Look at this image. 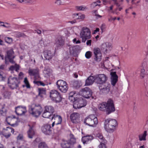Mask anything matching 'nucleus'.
Segmentation results:
<instances>
[{
  "instance_id": "obj_1",
  "label": "nucleus",
  "mask_w": 148,
  "mask_h": 148,
  "mask_svg": "<svg viewBox=\"0 0 148 148\" xmlns=\"http://www.w3.org/2000/svg\"><path fill=\"white\" fill-rule=\"evenodd\" d=\"M98 108L101 111H104L106 110V113L108 114L114 112L115 110L113 101L111 99L108 100L107 103L103 102L99 104Z\"/></svg>"
},
{
  "instance_id": "obj_2",
  "label": "nucleus",
  "mask_w": 148,
  "mask_h": 148,
  "mask_svg": "<svg viewBox=\"0 0 148 148\" xmlns=\"http://www.w3.org/2000/svg\"><path fill=\"white\" fill-rule=\"evenodd\" d=\"M117 125V121L115 119L109 118L105 120L104 127L108 132H112L114 131Z\"/></svg>"
},
{
  "instance_id": "obj_3",
  "label": "nucleus",
  "mask_w": 148,
  "mask_h": 148,
  "mask_svg": "<svg viewBox=\"0 0 148 148\" xmlns=\"http://www.w3.org/2000/svg\"><path fill=\"white\" fill-rule=\"evenodd\" d=\"M42 111L41 106L38 104H33L29 108V113L33 116L37 117L41 114Z\"/></svg>"
},
{
  "instance_id": "obj_4",
  "label": "nucleus",
  "mask_w": 148,
  "mask_h": 148,
  "mask_svg": "<svg viewBox=\"0 0 148 148\" xmlns=\"http://www.w3.org/2000/svg\"><path fill=\"white\" fill-rule=\"evenodd\" d=\"M71 138L67 140H63L61 143V146L63 148H73L75 144L76 139L72 134L70 135Z\"/></svg>"
},
{
  "instance_id": "obj_5",
  "label": "nucleus",
  "mask_w": 148,
  "mask_h": 148,
  "mask_svg": "<svg viewBox=\"0 0 148 148\" xmlns=\"http://www.w3.org/2000/svg\"><path fill=\"white\" fill-rule=\"evenodd\" d=\"M20 82L19 79L16 77L10 76L8 78V83L10 87L12 89L18 88Z\"/></svg>"
},
{
  "instance_id": "obj_6",
  "label": "nucleus",
  "mask_w": 148,
  "mask_h": 148,
  "mask_svg": "<svg viewBox=\"0 0 148 148\" xmlns=\"http://www.w3.org/2000/svg\"><path fill=\"white\" fill-rule=\"evenodd\" d=\"M90 31L89 29L86 27H83L81 29L80 32V35L82 39V42H85L88 39L91 38Z\"/></svg>"
},
{
  "instance_id": "obj_7",
  "label": "nucleus",
  "mask_w": 148,
  "mask_h": 148,
  "mask_svg": "<svg viewBox=\"0 0 148 148\" xmlns=\"http://www.w3.org/2000/svg\"><path fill=\"white\" fill-rule=\"evenodd\" d=\"M49 97L52 101L56 103L61 102L62 99L60 93L55 90H52L50 91Z\"/></svg>"
},
{
  "instance_id": "obj_8",
  "label": "nucleus",
  "mask_w": 148,
  "mask_h": 148,
  "mask_svg": "<svg viewBox=\"0 0 148 148\" xmlns=\"http://www.w3.org/2000/svg\"><path fill=\"white\" fill-rule=\"evenodd\" d=\"M84 122L89 126L94 127L98 123V121L94 115H91L85 119Z\"/></svg>"
},
{
  "instance_id": "obj_9",
  "label": "nucleus",
  "mask_w": 148,
  "mask_h": 148,
  "mask_svg": "<svg viewBox=\"0 0 148 148\" xmlns=\"http://www.w3.org/2000/svg\"><path fill=\"white\" fill-rule=\"evenodd\" d=\"M74 100L73 107L75 109L81 108L86 104V101L82 98H74Z\"/></svg>"
},
{
  "instance_id": "obj_10",
  "label": "nucleus",
  "mask_w": 148,
  "mask_h": 148,
  "mask_svg": "<svg viewBox=\"0 0 148 148\" xmlns=\"http://www.w3.org/2000/svg\"><path fill=\"white\" fill-rule=\"evenodd\" d=\"M57 88L61 92L65 93L68 89V87L66 82L63 80H59L56 83Z\"/></svg>"
},
{
  "instance_id": "obj_11",
  "label": "nucleus",
  "mask_w": 148,
  "mask_h": 148,
  "mask_svg": "<svg viewBox=\"0 0 148 148\" xmlns=\"http://www.w3.org/2000/svg\"><path fill=\"white\" fill-rule=\"evenodd\" d=\"M96 83L101 84L105 83L108 79L106 75L104 74H99L95 75Z\"/></svg>"
},
{
  "instance_id": "obj_12",
  "label": "nucleus",
  "mask_w": 148,
  "mask_h": 148,
  "mask_svg": "<svg viewBox=\"0 0 148 148\" xmlns=\"http://www.w3.org/2000/svg\"><path fill=\"white\" fill-rule=\"evenodd\" d=\"M7 55L5 56V63L7 64L8 60L12 64H14L15 62L13 59L14 58L15 56L14 55V52L13 49H11L7 51Z\"/></svg>"
},
{
  "instance_id": "obj_13",
  "label": "nucleus",
  "mask_w": 148,
  "mask_h": 148,
  "mask_svg": "<svg viewBox=\"0 0 148 148\" xmlns=\"http://www.w3.org/2000/svg\"><path fill=\"white\" fill-rule=\"evenodd\" d=\"M80 92L82 96L86 98H89L92 94L91 90L87 87L81 89Z\"/></svg>"
},
{
  "instance_id": "obj_14",
  "label": "nucleus",
  "mask_w": 148,
  "mask_h": 148,
  "mask_svg": "<svg viewBox=\"0 0 148 148\" xmlns=\"http://www.w3.org/2000/svg\"><path fill=\"white\" fill-rule=\"evenodd\" d=\"M112 48V44L109 42H106L101 45V49L102 52L104 53H107L108 51H110Z\"/></svg>"
},
{
  "instance_id": "obj_15",
  "label": "nucleus",
  "mask_w": 148,
  "mask_h": 148,
  "mask_svg": "<svg viewBox=\"0 0 148 148\" xmlns=\"http://www.w3.org/2000/svg\"><path fill=\"white\" fill-rule=\"evenodd\" d=\"M94 53L95 55V59L97 61H100L101 59L102 54L100 49L98 48H94Z\"/></svg>"
},
{
  "instance_id": "obj_16",
  "label": "nucleus",
  "mask_w": 148,
  "mask_h": 148,
  "mask_svg": "<svg viewBox=\"0 0 148 148\" xmlns=\"http://www.w3.org/2000/svg\"><path fill=\"white\" fill-rule=\"evenodd\" d=\"M43 133L46 135H49L51 134L52 130L51 125L49 124L44 125L41 127Z\"/></svg>"
},
{
  "instance_id": "obj_17",
  "label": "nucleus",
  "mask_w": 148,
  "mask_h": 148,
  "mask_svg": "<svg viewBox=\"0 0 148 148\" xmlns=\"http://www.w3.org/2000/svg\"><path fill=\"white\" fill-rule=\"evenodd\" d=\"M110 84H106L104 85H102L99 87L101 93L104 94L108 93L110 91Z\"/></svg>"
},
{
  "instance_id": "obj_18",
  "label": "nucleus",
  "mask_w": 148,
  "mask_h": 148,
  "mask_svg": "<svg viewBox=\"0 0 148 148\" xmlns=\"http://www.w3.org/2000/svg\"><path fill=\"white\" fill-rule=\"evenodd\" d=\"M15 112L18 115L24 114L27 112L26 107L21 106H18L15 108Z\"/></svg>"
},
{
  "instance_id": "obj_19",
  "label": "nucleus",
  "mask_w": 148,
  "mask_h": 148,
  "mask_svg": "<svg viewBox=\"0 0 148 148\" xmlns=\"http://www.w3.org/2000/svg\"><path fill=\"white\" fill-rule=\"evenodd\" d=\"M79 114L77 113L74 112L70 115V119L73 123H76L80 122Z\"/></svg>"
},
{
  "instance_id": "obj_20",
  "label": "nucleus",
  "mask_w": 148,
  "mask_h": 148,
  "mask_svg": "<svg viewBox=\"0 0 148 148\" xmlns=\"http://www.w3.org/2000/svg\"><path fill=\"white\" fill-rule=\"evenodd\" d=\"M3 132L4 133L2 134V132H0V135L2 134L6 138H8L10 136V132L13 133L14 130L13 129L10 127H7L6 129L4 130Z\"/></svg>"
},
{
  "instance_id": "obj_21",
  "label": "nucleus",
  "mask_w": 148,
  "mask_h": 148,
  "mask_svg": "<svg viewBox=\"0 0 148 148\" xmlns=\"http://www.w3.org/2000/svg\"><path fill=\"white\" fill-rule=\"evenodd\" d=\"M6 121L8 123L12 126L16 125L17 119L15 117L8 116L6 119Z\"/></svg>"
},
{
  "instance_id": "obj_22",
  "label": "nucleus",
  "mask_w": 148,
  "mask_h": 148,
  "mask_svg": "<svg viewBox=\"0 0 148 148\" xmlns=\"http://www.w3.org/2000/svg\"><path fill=\"white\" fill-rule=\"evenodd\" d=\"M64 41L60 36H58L56 40L55 45L57 47L63 46L64 45Z\"/></svg>"
},
{
  "instance_id": "obj_23",
  "label": "nucleus",
  "mask_w": 148,
  "mask_h": 148,
  "mask_svg": "<svg viewBox=\"0 0 148 148\" xmlns=\"http://www.w3.org/2000/svg\"><path fill=\"white\" fill-rule=\"evenodd\" d=\"M111 75V84L113 86H114L118 81V77L116 74V72H112L110 73Z\"/></svg>"
},
{
  "instance_id": "obj_24",
  "label": "nucleus",
  "mask_w": 148,
  "mask_h": 148,
  "mask_svg": "<svg viewBox=\"0 0 148 148\" xmlns=\"http://www.w3.org/2000/svg\"><path fill=\"white\" fill-rule=\"evenodd\" d=\"M95 75L94 76H90L88 77L86 81L85 85L89 86L92 84L94 81L96 82Z\"/></svg>"
},
{
  "instance_id": "obj_25",
  "label": "nucleus",
  "mask_w": 148,
  "mask_h": 148,
  "mask_svg": "<svg viewBox=\"0 0 148 148\" xmlns=\"http://www.w3.org/2000/svg\"><path fill=\"white\" fill-rule=\"evenodd\" d=\"M54 120V123H55V124L57 125L60 124L62 121L61 117L59 115L54 114L52 118V120Z\"/></svg>"
},
{
  "instance_id": "obj_26",
  "label": "nucleus",
  "mask_w": 148,
  "mask_h": 148,
  "mask_svg": "<svg viewBox=\"0 0 148 148\" xmlns=\"http://www.w3.org/2000/svg\"><path fill=\"white\" fill-rule=\"evenodd\" d=\"M93 139V137L91 135L86 136L83 137L82 140L84 144H86L89 140H91Z\"/></svg>"
},
{
  "instance_id": "obj_27",
  "label": "nucleus",
  "mask_w": 148,
  "mask_h": 148,
  "mask_svg": "<svg viewBox=\"0 0 148 148\" xmlns=\"http://www.w3.org/2000/svg\"><path fill=\"white\" fill-rule=\"evenodd\" d=\"M54 55L50 51H47L44 53V56L46 60H49L51 59Z\"/></svg>"
},
{
  "instance_id": "obj_28",
  "label": "nucleus",
  "mask_w": 148,
  "mask_h": 148,
  "mask_svg": "<svg viewBox=\"0 0 148 148\" xmlns=\"http://www.w3.org/2000/svg\"><path fill=\"white\" fill-rule=\"evenodd\" d=\"M96 137L99 138V140L100 143L103 142L104 143H107V141L105 139L101 133H99L97 134Z\"/></svg>"
},
{
  "instance_id": "obj_29",
  "label": "nucleus",
  "mask_w": 148,
  "mask_h": 148,
  "mask_svg": "<svg viewBox=\"0 0 148 148\" xmlns=\"http://www.w3.org/2000/svg\"><path fill=\"white\" fill-rule=\"evenodd\" d=\"M73 16L74 18L77 19L83 20L85 18V15L81 14H73Z\"/></svg>"
},
{
  "instance_id": "obj_30",
  "label": "nucleus",
  "mask_w": 148,
  "mask_h": 148,
  "mask_svg": "<svg viewBox=\"0 0 148 148\" xmlns=\"http://www.w3.org/2000/svg\"><path fill=\"white\" fill-rule=\"evenodd\" d=\"M28 137L32 138L35 134V132L32 127H30L27 132Z\"/></svg>"
},
{
  "instance_id": "obj_31",
  "label": "nucleus",
  "mask_w": 148,
  "mask_h": 148,
  "mask_svg": "<svg viewBox=\"0 0 148 148\" xmlns=\"http://www.w3.org/2000/svg\"><path fill=\"white\" fill-rule=\"evenodd\" d=\"M43 72L45 76L47 77L51 74L52 70L49 68H45Z\"/></svg>"
},
{
  "instance_id": "obj_32",
  "label": "nucleus",
  "mask_w": 148,
  "mask_h": 148,
  "mask_svg": "<svg viewBox=\"0 0 148 148\" xmlns=\"http://www.w3.org/2000/svg\"><path fill=\"white\" fill-rule=\"evenodd\" d=\"M45 109L46 111L52 114L54 112V109L51 106H46L45 107Z\"/></svg>"
},
{
  "instance_id": "obj_33",
  "label": "nucleus",
  "mask_w": 148,
  "mask_h": 148,
  "mask_svg": "<svg viewBox=\"0 0 148 148\" xmlns=\"http://www.w3.org/2000/svg\"><path fill=\"white\" fill-rule=\"evenodd\" d=\"M147 135V132L145 131L143 134L139 135V139L140 141L146 140V136Z\"/></svg>"
},
{
  "instance_id": "obj_34",
  "label": "nucleus",
  "mask_w": 148,
  "mask_h": 148,
  "mask_svg": "<svg viewBox=\"0 0 148 148\" xmlns=\"http://www.w3.org/2000/svg\"><path fill=\"white\" fill-rule=\"evenodd\" d=\"M38 71L36 69H29L28 71V73L30 75H34L38 73Z\"/></svg>"
},
{
  "instance_id": "obj_35",
  "label": "nucleus",
  "mask_w": 148,
  "mask_h": 148,
  "mask_svg": "<svg viewBox=\"0 0 148 148\" xmlns=\"http://www.w3.org/2000/svg\"><path fill=\"white\" fill-rule=\"evenodd\" d=\"M38 90L39 92V95L41 97H43V95L46 94V90L45 88H38Z\"/></svg>"
},
{
  "instance_id": "obj_36",
  "label": "nucleus",
  "mask_w": 148,
  "mask_h": 148,
  "mask_svg": "<svg viewBox=\"0 0 148 148\" xmlns=\"http://www.w3.org/2000/svg\"><path fill=\"white\" fill-rule=\"evenodd\" d=\"M52 114L46 111L45 110L42 114V116L43 117L48 118H49V117Z\"/></svg>"
},
{
  "instance_id": "obj_37",
  "label": "nucleus",
  "mask_w": 148,
  "mask_h": 148,
  "mask_svg": "<svg viewBox=\"0 0 148 148\" xmlns=\"http://www.w3.org/2000/svg\"><path fill=\"white\" fill-rule=\"evenodd\" d=\"M19 66L16 64H15L14 66H11L9 68V69L10 70L13 71L15 70L16 71H18L19 70Z\"/></svg>"
},
{
  "instance_id": "obj_38",
  "label": "nucleus",
  "mask_w": 148,
  "mask_h": 148,
  "mask_svg": "<svg viewBox=\"0 0 148 148\" xmlns=\"http://www.w3.org/2000/svg\"><path fill=\"white\" fill-rule=\"evenodd\" d=\"M75 8L77 11H84L87 9V8L84 6H76Z\"/></svg>"
},
{
  "instance_id": "obj_39",
  "label": "nucleus",
  "mask_w": 148,
  "mask_h": 148,
  "mask_svg": "<svg viewBox=\"0 0 148 148\" xmlns=\"http://www.w3.org/2000/svg\"><path fill=\"white\" fill-rule=\"evenodd\" d=\"M39 148H48L47 145L45 143H41L38 145Z\"/></svg>"
},
{
  "instance_id": "obj_40",
  "label": "nucleus",
  "mask_w": 148,
  "mask_h": 148,
  "mask_svg": "<svg viewBox=\"0 0 148 148\" xmlns=\"http://www.w3.org/2000/svg\"><path fill=\"white\" fill-rule=\"evenodd\" d=\"M73 86L75 88H77L79 87L80 86V84L79 82L77 81H75L73 82Z\"/></svg>"
},
{
  "instance_id": "obj_41",
  "label": "nucleus",
  "mask_w": 148,
  "mask_h": 148,
  "mask_svg": "<svg viewBox=\"0 0 148 148\" xmlns=\"http://www.w3.org/2000/svg\"><path fill=\"white\" fill-rule=\"evenodd\" d=\"M4 40L6 42L9 44L11 43L12 41V38L8 37H5L4 38Z\"/></svg>"
},
{
  "instance_id": "obj_42",
  "label": "nucleus",
  "mask_w": 148,
  "mask_h": 148,
  "mask_svg": "<svg viewBox=\"0 0 148 148\" xmlns=\"http://www.w3.org/2000/svg\"><path fill=\"white\" fill-rule=\"evenodd\" d=\"M54 3L58 5H64V2L62 1V0H56L54 2Z\"/></svg>"
},
{
  "instance_id": "obj_43",
  "label": "nucleus",
  "mask_w": 148,
  "mask_h": 148,
  "mask_svg": "<svg viewBox=\"0 0 148 148\" xmlns=\"http://www.w3.org/2000/svg\"><path fill=\"white\" fill-rule=\"evenodd\" d=\"M24 82L26 85V86L27 88H30V86L29 84V82L27 80V77L25 78L24 80Z\"/></svg>"
},
{
  "instance_id": "obj_44",
  "label": "nucleus",
  "mask_w": 148,
  "mask_h": 148,
  "mask_svg": "<svg viewBox=\"0 0 148 148\" xmlns=\"http://www.w3.org/2000/svg\"><path fill=\"white\" fill-rule=\"evenodd\" d=\"M16 36L18 37H25L26 36L23 33L20 32H17L16 34Z\"/></svg>"
},
{
  "instance_id": "obj_45",
  "label": "nucleus",
  "mask_w": 148,
  "mask_h": 148,
  "mask_svg": "<svg viewBox=\"0 0 148 148\" xmlns=\"http://www.w3.org/2000/svg\"><path fill=\"white\" fill-rule=\"evenodd\" d=\"M34 83L38 85H41L43 86H44L45 85L43 83L40 81H38L35 80L34 81Z\"/></svg>"
},
{
  "instance_id": "obj_46",
  "label": "nucleus",
  "mask_w": 148,
  "mask_h": 148,
  "mask_svg": "<svg viewBox=\"0 0 148 148\" xmlns=\"http://www.w3.org/2000/svg\"><path fill=\"white\" fill-rule=\"evenodd\" d=\"M75 94V93L73 92H71L69 94V99L71 101H73V99H74V97H73V95Z\"/></svg>"
},
{
  "instance_id": "obj_47",
  "label": "nucleus",
  "mask_w": 148,
  "mask_h": 148,
  "mask_svg": "<svg viewBox=\"0 0 148 148\" xmlns=\"http://www.w3.org/2000/svg\"><path fill=\"white\" fill-rule=\"evenodd\" d=\"M85 55L87 58H90L91 56V52L90 51H87Z\"/></svg>"
},
{
  "instance_id": "obj_48",
  "label": "nucleus",
  "mask_w": 148,
  "mask_h": 148,
  "mask_svg": "<svg viewBox=\"0 0 148 148\" xmlns=\"http://www.w3.org/2000/svg\"><path fill=\"white\" fill-rule=\"evenodd\" d=\"M106 143H104L103 142L100 143L98 146L99 148H106Z\"/></svg>"
},
{
  "instance_id": "obj_49",
  "label": "nucleus",
  "mask_w": 148,
  "mask_h": 148,
  "mask_svg": "<svg viewBox=\"0 0 148 148\" xmlns=\"http://www.w3.org/2000/svg\"><path fill=\"white\" fill-rule=\"evenodd\" d=\"M92 12L94 15L96 16L97 18H100L102 17L101 16L99 15L97 13V11L96 10L93 11Z\"/></svg>"
},
{
  "instance_id": "obj_50",
  "label": "nucleus",
  "mask_w": 148,
  "mask_h": 148,
  "mask_svg": "<svg viewBox=\"0 0 148 148\" xmlns=\"http://www.w3.org/2000/svg\"><path fill=\"white\" fill-rule=\"evenodd\" d=\"M6 112V110L4 106L2 107L1 109H0V114L2 115L5 113Z\"/></svg>"
},
{
  "instance_id": "obj_51",
  "label": "nucleus",
  "mask_w": 148,
  "mask_h": 148,
  "mask_svg": "<svg viewBox=\"0 0 148 148\" xmlns=\"http://www.w3.org/2000/svg\"><path fill=\"white\" fill-rule=\"evenodd\" d=\"M98 5L99 6L100 5H98V4H97V3L96 2H93V3H92L91 4V6L92 8H94L96 6H97Z\"/></svg>"
},
{
  "instance_id": "obj_52",
  "label": "nucleus",
  "mask_w": 148,
  "mask_h": 148,
  "mask_svg": "<svg viewBox=\"0 0 148 148\" xmlns=\"http://www.w3.org/2000/svg\"><path fill=\"white\" fill-rule=\"evenodd\" d=\"M145 74V71L144 69H142L141 70V75L143 78Z\"/></svg>"
},
{
  "instance_id": "obj_53",
  "label": "nucleus",
  "mask_w": 148,
  "mask_h": 148,
  "mask_svg": "<svg viewBox=\"0 0 148 148\" xmlns=\"http://www.w3.org/2000/svg\"><path fill=\"white\" fill-rule=\"evenodd\" d=\"M23 139V135L21 134H19L17 137V140H22Z\"/></svg>"
},
{
  "instance_id": "obj_54",
  "label": "nucleus",
  "mask_w": 148,
  "mask_h": 148,
  "mask_svg": "<svg viewBox=\"0 0 148 148\" xmlns=\"http://www.w3.org/2000/svg\"><path fill=\"white\" fill-rule=\"evenodd\" d=\"M112 1L114 2V4L116 5V6H120V5L117 1V0H111Z\"/></svg>"
},
{
  "instance_id": "obj_55",
  "label": "nucleus",
  "mask_w": 148,
  "mask_h": 148,
  "mask_svg": "<svg viewBox=\"0 0 148 148\" xmlns=\"http://www.w3.org/2000/svg\"><path fill=\"white\" fill-rule=\"evenodd\" d=\"M23 74L22 72H20L18 75V78L22 79L23 77Z\"/></svg>"
},
{
  "instance_id": "obj_56",
  "label": "nucleus",
  "mask_w": 148,
  "mask_h": 148,
  "mask_svg": "<svg viewBox=\"0 0 148 148\" xmlns=\"http://www.w3.org/2000/svg\"><path fill=\"white\" fill-rule=\"evenodd\" d=\"M106 27H105V24H102L101 26L100 27V29L102 31V32H103V30L105 29Z\"/></svg>"
},
{
  "instance_id": "obj_57",
  "label": "nucleus",
  "mask_w": 148,
  "mask_h": 148,
  "mask_svg": "<svg viewBox=\"0 0 148 148\" xmlns=\"http://www.w3.org/2000/svg\"><path fill=\"white\" fill-rule=\"evenodd\" d=\"M117 7L115 9V10H119V11H121L122 9L123 8L121 7H120V6H116Z\"/></svg>"
},
{
  "instance_id": "obj_58",
  "label": "nucleus",
  "mask_w": 148,
  "mask_h": 148,
  "mask_svg": "<svg viewBox=\"0 0 148 148\" xmlns=\"http://www.w3.org/2000/svg\"><path fill=\"white\" fill-rule=\"evenodd\" d=\"M92 40H87L86 42V45H87L90 46L91 45Z\"/></svg>"
},
{
  "instance_id": "obj_59",
  "label": "nucleus",
  "mask_w": 148,
  "mask_h": 148,
  "mask_svg": "<svg viewBox=\"0 0 148 148\" xmlns=\"http://www.w3.org/2000/svg\"><path fill=\"white\" fill-rule=\"evenodd\" d=\"M102 1L104 5H106L108 2V1L107 0H101Z\"/></svg>"
},
{
  "instance_id": "obj_60",
  "label": "nucleus",
  "mask_w": 148,
  "mask_h": 148,
  "mask_svg": "<svg viewBox=\"0 0 148 148\" xmlns=\"http://www.w3.org/2000/svg\"><path fill=\"white\" fill-rule=\"evenodd\" d=\"M5 65L4 64H1L0 65V69H3L4 68Z\"/></svg>"
},
{
  "instance_id": "obj_61",
  "label": "nucleus",
  "mask_w": 148,
  "mask_h": 148,
  "mask_svg": "<svg viewBox=\"0 0 148 148\" xmlns=\"http://www.w3.org/2000/svg\"><path fill=\"white\" fill-rule=\"evenodd\" d=\"M112 12L113 13H115L116 15H118L119 14V12H117V10H114V11H112Z\"/></svg>"
},
{
  "instance_id": "obj_62",
  "label": "nucleus",
  "mask_w": 148,
  "mask_h": 148,
  "mask_svg": "<svg viewBox=\"0 0 148 148\" xmlns=\"http://www.w3.org/2000/svg\"><path fill=\"white\" fill-rule=\"evenodd\" d=\"M116 19V17H111V18L110 19H109V21H110L111 20H115Z\"/></svg>"
},
{
  "instance_id": "obj_63",
  "label": "nucleus",
  "mask_w": 148,
  "mask_h": 148,
  "mask_svg": "<svg viewBox=\"0 0 148 148\" xmlns=\"http://www.w3.org/2000/svg\"><path fill=\"white\" fill-rule=\"evenodd\" d=\"M4 45L3 41L0 39V45Z\"/></svg>"
},
{
  "instance_id": "obj_64",
  "label": "nucleus",
  "mask_w": 148,
  "mask_h": 148,
  "mask_svg": "<svg viewBox=\"0 0 148 148\" xmlns=\"http://www.w3.org/2000/svg\"><path fill=\"white\" fill-rule=\"evenodd\" d=\"M113 7H114V5H112L109 7L110 10H112Z\"/></svg>"
}]
</instances>
